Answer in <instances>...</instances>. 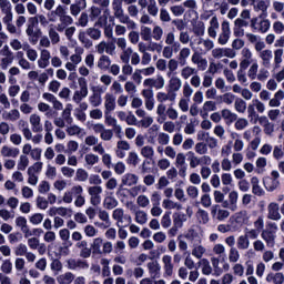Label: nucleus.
Here are the masks:
<instances>
[{"mask_svg": "<svg viewBox=\"0 0 284 284\" xmlns=\"http://www.w3.org/2000/svg\"><path fill=\"white\" fill-rule=\"evenodd\" d=\"M60 23L57 24L58 32H63L68 26H72L74 23V19L68 16L65 8L59 4L54 10L50 11L47 17L43 14H38V23L42 26V28H48L50 23Z\"/></svg>", "mask_w": 284, "mask_h": 284, "instance_id": "1", "label": "nucleus"}, {"mask_svg": "<svg viewBox=\"0 0 284 284\" xmlns=\"http://www.w3.org/2000/svg\"><path fill=\"white\" fill-rule=\"evenodd\" d=\"M112 10L115 19L126 26L128 30H136V22L130 19V16L125 14V12L123 11L122 0H113Z\"/></svg>", "mask_w": 284, "mask_h": 284, "instance_id": "2", "label": "nucleus"}, {"mask_svg": "<svg viewBox=\"0 0 284 284\" xmlns=\"http://www.w3.org/2000/svg\"><path fill=\"white\" fill-rule=\"evenodd\" d=\"M252 215L247 210H241L231 215L229 222L231 223L232 232H241L244 225H250Z\"/></svg>", "mask_w": 284, "mask_h": 284, "instance_id": "3", "label": "nucleus"}, {"mask_svg": "<svg viewBox=\"0 0 284 284\" xmlns=\"http://www.w3.org/2000/svg\"><path fill=\"white\" fill-rule=\"evenodd\" d=\"M276 232H278V225L274 222L268 223L267 227L262 231L261 239H263L267 247L276 245Z\"/></svg>", "mask_w": 284, "mask_h": 284, "instance_id": "4", "label": "nucleus"}, {"mask_svg": "<svg viewBox=\"0 0 284 284\" xmlns=\"http://www.w3.org/2000/svg\"><path fill=\"white\" fill-rule=\"evenodd\" d=\"M271 27H272V22L265 19V16L252 18L251 20V28L252 30H254V32H260L262 34H265V32H268Z\"/></svg>", "mask_w": 284, "mask_h": 284, "instance_id": "5", "label": "nucleus"}, {"mask_svg": "<svg viewBox=\"0 0 284 284\" xmlns=\"http://www.w3.org/2000/svg\"><path fill=\"white\" fill-rule=\"evenodd\" d=\"M59 237L62 241V246L60 247V254L62 256H68L70 254V247H72V241H70V230L61 229L59 231Z\"/></svg>", "mask_w": 284, "mask_h": 284, "instance_id": "6", "label": "nucleus"}, {"mask_svg": "<svg viewBox=\"0 0 284 284\" xmlns=\"http://www.w3.org/2000/svg\"><path fill=\"white\" fill-rule=\"evenodd\" d=\"M281 173L277 170L271 172V176L264 181V187L267 192H274L281 187Z\"/></svg>", "mask_w": 284, "mask_h": 284, "instance_id": "7", "label": "nucleus"}, {"mask_svg": "<svg viewBox=\"0 0 284 284\" xmlns=\"http://www.w3.org/2000/svg\"><path fill=\"white\" fill-rule=\"evenodd\" d=\"M105 88L98 85L92 88V94L89 97V103L92 108H99L103 103Z\"/></svg>", "mask_w": 284, "mask_h": 284, "instance_id": "8", "label": "nucleus"}, {"mask_svg": "<svg viewBox=\"0 0 284 284\" xmlns=\"http://www.w3.org/2000/svg\"><path fill=\"white\" fill-rule=\"evenodd\" d=\"M112 219L113 221H115L116 227H121L123 223H126V225H130V223H132V216L130 214H125V211L121 207L113 210Z\"/></svg>", "mask_w": 284, "mask_h": 284, "instance_id": "9", "label": "nucleus"}, {"mask_svg": "<svg viewBox=\"0 0 284 284\" xmlns=\"http://www.w3.org/2000/svg\"><path fill=\"white\" fill-rule=\"evenodd\" d=\"M88 194L90 196V203L93 207L101 205V195L103 194V187L101 185H92L88 187Z\"/></svg>", "mask_w": 284, "mask_h": 284, "instance_id": "10", "label": "nucleus"}, {"mask_svg": "<svg viewBox=\"0 0 284 284\" xmlns=\"http://www.w3.org/2000/svg\"><path fill=\"white\" fill-rule=\"evenodd\" d=\"M143 88H151L152 90H163L165 88V78L158 74L155 78H146L143 81Z\"/></svg>", "mask_w": 284, "mask_h": 284, "instance_id": "11", "label": "nucleus"}, {"mask_svg": "<svg viewBox=\"0 0 284 284\" xmlns=\"http://www.w3.org/2000/svg\"><path fill=\"white\" fill-rule=\"evenodd\" d=\"M95 52L98 54H109L110 57H114L116 53V44L113 42H108L105 40H102L99 44L95 45Z\"/></svg>", "mask_w": 284, "mask_h": 284, "instance_id": "12", "label": "nucleus"}, {"mask_svg": "<svg viewBox=\"0 0 284 284\" xmlns=\"http://www.w3.org/2000/svg\"><path fill=\"white\" fill-rule=\"evenodd\" d=\"M213 59H223V57H226V59H235L236 58V51L232 48H215L211 52Z\"/></svg>", "mask_w": 284, "mask_h": 284, "instance_id": "13", "label": "nucleus"}, {"mask_svg": "<svg viewBox=\"0 0 284 284\" xmlns=\"http://www.w3.org/2000/svg\"><path fill=\"white\" fill-rule=\"evenodd\" d=\"M168 79L166 92L178 94V92L181 91V88H183V80H181L179 75H171L168 77Z\"/></svg>", "mask_w": 284, "mask_h": 284, "instance_id": "14", "label": "nucleus"}, {"mask_svg": "<svg viewBox=\"0 0 284 284\" xmlns=\"http://www.w3.org/2000/svg\"><path fill=\"white\" fill-rule=\"evenodd\" d=\"M242 54V60L240 62V68L242 70H247V68H250V65H252V63H254V54L252 53V50L247 49V48H243L241 51Z\"/></svg>", "mask_w": 284, "mask_h": 284, "instance_id": "15", "label": "nucleus"}, {"mask_svg": "<svg viewBox=\"0 0 284 284\" xmlns=\"http://www.w3.org/2000/svg\"><path fill=\"white\" fill-rule=\"evenodd\" d=\"M39 51H40V58L37 61L38 68H40V70H45V68L50 65V59H52V54L48 49L39 48Z\"/></svg>", "mask_w": 284, "mask_h": 284, "instance_id": "16", "label": "nucleus"}, {"mask_svg": "<svg viewBox=\"0 0 284 284\" xmlns=\"http://www.w3.org/2000/svg\"><path fill=\"white\" fill-rule=\"evenodd\" d=\"M184 239H186L191 245H196L197 243H203V233H200L195 229H189L184 234Z\"/></svg>", "mask_w": 284, "mask_h": 284, "instance_id": "17", "label": "nucleus"}, {"mask_svg": "<svg viewBox=\"0 0 284 284\" xmlns=\"http://www.w3.org/2000/svg\"><path fill=\"white\" fill-rule=\"evenodd\" d=\"M193 65H196V70L200 72H205L207 70V59L201 57L199 52H195L191 57Z\"/></svg>", "mask_w": 284, "mask_h": 284, "instance_id": "18", "label": "nucleus"}, {"mask_svg": "<svg viewBox=\"0 0 284 284\" xmlns=\"http://www.w3.org/2000/svg\"><path fill=\"white\" fill-rule=\"evenodd\" d=\"M74 192V206L75 207H83L85 205V196H83V186L80 184L73 185Z\"/></svg>", "mask_w": 284, "mask_h": 284, "instance_id": "19", "label": "nucleus"}, {"mask_svg": "<svg viewBox=\"0 0 284 284\" xmlns=\"http://www.w3.org/2000/svg\"><path fill=\"white\" fill-rule=\"evenodd\" d=\"M0 154L3 156V159H17V156L21 154V151L19 148L3 145L0 150Z\"/></svg>", "mask_w": 284, "mask_h": 284, "instance_id": "20", "label": "nucleus"}, {"mask_svg": "<svg viewBox=\"0 0 284 284\" xmlns=\"http://www.w3.org/2000/svg\"><path fill=\"white\" fill-rule=\"evenodd\" d=\"M29 123L31 125L32 132L39 133L43 132V123L41 122V115L32 113L29 116Z\"/></svg>", "mask_w": 284, "mask_h": 284, "instance_id": "21", "label": "nucleus"}, {"mask_svg": "<svg viewBox=\"0 0 284 284\" xmlns=\"http://www.w3.org/2000/svg\"><path fill=\"white\" fill-rule=\"evenodd\" d=\"M211 214L213 219H216V221H225V219H230V211L221 209L219 205H214L212 207Z\"/></svg>", "mask_w": 284, "mask_h": 284, "instance_id": "22", "label": "nucleus"}, {"mask_svg": "<svg viewBox=\"0 0 284 284\" xmlns=\"http://www.w3.org/2000/svg\"><path fill=\"white\" fill-rule=\"evenodd\" d=\"M116 110V97L112 93L104 95V112H114Z\"/></svg>", "mask_w": 284, "mask_h": 284, "instance_id": "23", "label": "nucleus"}, {"mask_svg": "<svg viewBox=\"0 0 284 284\" xmlns=\"http://www.w3.org/2000/svg\"><path fill=\"white\" fill-rule=\"evenodd\" d=\"M176 97L178 94H173L170 91H159L155 95V99L158 101V103H162L165 104L166 101H171V103H174V101H176Z\"/></svg>", "mask_w": 284, "mask_h": 284, "instance_id": "24", "label": "nucleus"}, {"mask_svg": "<svg viewBox=\"0 0 284 284\" xmlns=\"http://www.w3.org/2000/svg\"><path fill=\"white\" fill-rule=\"evenodd\" d=\"M258 57L262 61L263 68H272V59L274 58L272 50L265 49L258 53Z\"/></svg>", "mask_w": 284, "mask_h": 284, "instance_id": "25", "label": "nucleus"}, {"mask_svg": "<svg viewBox=\"0 0 284 284\" xmlns=\"http://www.w3.org/2000/svg\"><path fill=\"white\" fill-rule=\"evenodd\" d=\"M125 152H130V142L125 140L118 141L115 150L118 159H125Z\"/></svg>", "mask_w": 284, "mask_h": 284, "instance_id": "26", "label": "nucleus"}, {"mask_svg": "<svg viewBox=\"0 0 284 284\" xmlns=\"http://www.w3.org/2000/svg\"><path fill=\"white\" fill-rule=\"evenodd\" d=\"M20 119H21V112H19V109H11L9 111L2 112L3 121H10L11 123H16V121H19Z\"/></svg>", "mask_w": 284, "mask_h": 284, "instance_id": "27", "label": "nucleus"}, {"mask_svg": "<svg viewBox=\"0 0 284 284\" xmlns=\"http://www.w3.org/2000/svg\"><path fill=\"white\" fill-rule=\"evenodd\" d=\"M164 276H172L174 274V264L172 263V257L170 255L162 256Z\"/></svg>", "mask_w": 284, "mask_h": 284, "instance_id": "28", "label": "nucleus"}, {"mask_svg": "<svg viewBox=\"0 0 284 284\" xmlns=\"http://www.w3.org/2000/svg\"><path fill=\"white\" fill-rule=\"evenodd\" d=\"M112 63V59L108 54H102L97 61V68L102 72H108L110 70V65Z\"/></svg>", "mask_w": 284, "mask_h": 284, "instance_id": "29", "label": "nucleus"}, {"mask_svg": "<svg viewBox=\"0 0 284 284\" xmlns=\"http://www.w3.org/2000/svg\"><path fill=\"white\" fill-rule=\"evenodd\" d=\"M67 134L69 136H78V139H84L87 136L85 129L74 124L67 129Z\"/></svg>", "mask_w": 284, "mask_h": 284, "instance_id": "30", "label": "nucleus"}, {"mask_svg": "<svg viewBox=\"0 0 284 284\" xmlns=\"http://www.w3.org/2000/svg\"><path fill=\"white\" fill-rule=\"evenodd\" d=\"M121 183L126 187H132L133 185H136V183H139V175L134 173H125L121 178Z\"/></svg>", "mask_w": 284, "mask_h": 284, "instance_id": "31", "label": "nucleus"}, {"mask_svg": "<svg viewBox=\"0 0 284 284\" xmlns=\"http://www.w3.org/2000/svg\"><path fill=\"white\" fill-rule=\"evenodd\" d=\"M146 267L149 270V274L151 278H160L161 277V264H159L156 261L149 262L146 264Z\"/></svg>", "mask_w": 284, "mask_h": 284, "instance_id": "32", "label": "nucleus"}, {"mask_svg": "<svg viewBox=\"0 0 284 284\" xmlns=\"http://www.w3.org/2000/svg\"><path fill=\"white\" fill-rule=\"evenodd\" d=\"M156 122L160 124L165 123L168 121V106L163 103H159L156 106Z\"/></svg>", "mask_w": 284, "mask_h": 284, "instance_id": "33", "label": "nucleus"}, {"mask_svg": "<svg viewBox=\"0 0 284 284\" xmlns=\"http://www.w3.org/2000/svg\"><path fill=\"white\" fill-rule=\"evenodd\" d=\"M268 210V219H271V221H281V212L278 204H276L275 202L270 203L267 206Z\"/></svg>", "mask_w": 284, "mask_h": 284, "instance_id": "34", "label": "nucleus"}, {"mask_svg": "<svg viewBox=\"0 0 284 284\" xmlns=\"http://www.w3.org/2000/svg\"><path fill=\"white\" fill-rule=\"evenodd\" d=\"M68 267L69 270H88L90 267V264L83 260H74L71 258L68 261Z\"/></svg>", "mask_w": 284, "mask_h": 284, "instance_id": "35", "label": "nucleus"}, {"mask_svg": "<svg viewBox=\"0 0 284 284\" xmlns=\"http://www.w3.org/2000/svg\"><path fill=\"white\" fill-rule=\"evenodd\" d=\"M229 210L231 212H236L239 210V192L237 191H231L229 193Z\"/></svg>", "mask_w": 284, "mask_h": 284, "instance_id": "36", "label": "nucleus"}, {"mask_svg": "<svg viewBox=\"0 0 284 284\" xmlns=\"http://www.w3.org/2000/svg\"><path fill=\"white\" fill-rule=\"evenodd\" d=\"M191 55L192 49L183 47L178 54V61L180 62V65H187V59H190Z\"/></svg>", "mask_w": 284, "mask_h": 284, "instance_id": "37", "label": "nucleus"}, {"mask_svg": "<svg viewBox=\"0 0 284 284\" xmlns=\"http://www.w3.org/2000/svg\"><path fill=\"white\" fill-rule=\"evenodd\" d=\"M192 251L191 254L194 256V258L201 260L203 256H205V253L207 252V248L203 246L201 243L191 245Z\"/></svg>", "mask_w": 284, "mask_h": 284, "instance_id": "38", "label": "nucleus"}, {"mask_svg": "<svg viewBox=\"0 0 284 284\" xmlns=\"http://www.w3.org/2000/svg\"><path fill=\"white\" fill-rule=\"evenodd\" d=\"M99 161H100L99 155L94 153H87L84 155V168H87V170H91V168H94V165H97Z\"/></svg>", "mask_w": 284, "mask_h": 284, "instance_id": "39", "label": "nucleus"}, {"mask_svg": "<svg viewBox=\"0 0 284 284\" xmlns=\"http://www.w3.org/2000/svg\"><path fill=\"white\" fill-rule=\"evenodd\" d=\"M48 34H49V40L51 41L52 45H57V43H60L61 36H59V30H57V26L50 24Z\"/></svg>", "mask_w": 284, "mask_h": 284, "instance_id": "40", "label": "nucleus"}, {"mask_svg": "<svg viewBox=\"0 0 284 284\" xmlns=\"http://www.w3.org/2000/svg\"><path fill=\"white\" fill-rule=\"evenodd\" d=\"M183 68L180 70V77L184 80L187 81V79L192 78L193 74H197L196 68H193L191 65H182Z\"/></svg>", "mask_w": 284, "mask_h": 284, "instance_id": "41", "label": "nucleus"}, {"mask_svg": "<svg viewBox=\"0 0 284 284\" xmlns=\"http://www.w3.org/2000/svg\"><path fill=\"white\" fill-rule=\"evenodd\" d=\"M219 28H220L219 18L213 17L210 20V27L207 29V34H209V37H211V39H216V34L219 32Z\"/></svg>", "mask_w": 284, "mask_h": 284, "instance_id": "42", "label": "nucleus"}, {"mask_svg": "<svg viewBox=\"0 0 284 284\" xmlns=\"http://www.w3.org/2000/svg\"><path fill=\"white\" fill-rule=\"evenodd\" d=\"M179 63L181 62L174 58L168 61L166 77H176V71L179 70Z\"/></svg>", "mask_w": 284, "mask_h": 284, "instance_id": "43", "label": "nucleus"}, {"mask_svg": "<svg viewBox=\"0 0 284 284\" xmlns=\"http://www.w3.org/2000/svg\"><path fill=\"white\" fill-rule=\"evenodd\" d=\"M85 52V50L81 47H77L75 48V53L70 55V62L75 64L77 67L79 65V63H81V61H83V53Z\"/></svg>", "mask_w": 284, "mask_h": 284, "instance_id": "44", "label": "nucleus"}, {"mask_svg": "<svg viewBox=\"0 0 284 284\" xmlns=\"http://www.w3.org/2000/svg\"><path fill=\"white\" fill-rule=\"evenodd\" d=\"M187 161L191 170H196V168L201 166V156L196 155V153L189 151L187 152Z\"/></svg>", "mask_w": 284, "mask_h": 284, "instance_id": "45", "label": "nucleus"}, {"mask_svg": "<svg viewBox=\"0 0 284 284\" xmlns=\"http://www.w3.org/2000/svg\"><path fill=\"white\" fill-rule=\"evenodd\" d=\"M197 43L199 45H203L204 48V49H200L201 54H207L210 50H214V41L210 39L200 38Z\"/></svg>", "mask_w": 284, "mask_h": 284, "instance_id": "46", "label": "nucleus"}, {"mask_svg": "<svg viewBox=\"0 0 284 284\" xmlns=\"http://www.w3.org/2000/svg\"><path fill=\"white\" fill-rule=\"evenodd\" d=\"M266 283L272 284H283L284 283V274L283 273H268L266 275Z\"/></svg>", "mask_w": 284, "mask_h": 284, "instance_id": "47", "label": "nucleus"}, {"mask_svg": "<svg viewBox=\"0 0 284 284\" xmlns=\"http://www.w3.org/2000/svg\"><path fill=\"white\" fill-rule=\"evenodd\" d=\"M221 116L226 123L232 124L236 119H239V115L234 112H232L230 109H223L221 111Z\"/></svg>", "mask_w": 284, "mask_h": 284, "instance_id": "48", "label": "nucleus"}, {"mask_svg": "<svg viewBox=\"0 0 284 284\" xmlns=\"http://www.w3.org/2000/svg\"><path fill=\"white\" fill-rule=\"evenodd\" d=\"M162 207H164V210H183V204L170 199H164L162 202Z\"/></svg>", "mask_w": 284, "mask_h": 284, "instance_id": "49", "label": "nucleus"}, {"mask_svg": "<svg viewBox=\"0 0 284 284\" xmlns=\"http://www.w3.org/2000/svg\"><path fill=\"white\" fill-rule=\"evenodd\" d=\"M261 134V128L260 126H253L252 129H248L246 131H244L243 133V139L245 141H252V138H256Z\"/></svg>", "mask_w": 284, "mask_h": 284, "instance_id": "50", "label": "nucleus"}, {"mask_svg": "<svg viewBox=\"0 0 284 284\" xmlns=\"http://www.w3.org/2000/svg\"><path fill=\"white\" fill-rule=\"evenodd\" d=\"M187 222V215L185 213H178L173 215L174 227H183V223Z\"/></svg>", "mask_w": 284, "mask_h": 284, "instance_id": "51", "label": "nucleus"}, {"mask_svg": "<svg viewBox=\"0 0 284 284\" xmlns=\"http://www.w3.org/2000/svg\"><path fill=\"white\" fill-rule=\"evenodd\" d=\"M74 201V186L63 193L62 200L59 203L70 205Z\"/></svg>", "mask_w": 284, "mask_h": 284, "instance_id": "52", "label": "nucleus"}, {"mask_svg": "<svg viewBox=\"0 0 284 284\" xmlns=\"http://www.w3.org/2000/svg\"><path fill=\"white\" fill-rule=\"evenodd\" d=\"M234 108L235 112H239V114H245V111L247 110V102L241 98H237L234 101Z\"/></svg>", "mask_w": 284, "mask_h": 284, "instance_id": "53", "label": "nucleus"}, {"mask_svg": "<svg viewBox=\"0 0 284 284\" xmlns=\"http://www.w3.org/2000/svg\"><path fill=\"white\" fill-rule=\"evenodd\" d=\"M26 34L27 37H29L30 43H32L33 45H37V41H39V38L34 32V27H32V24L27 26Z\"/></svg>", "mask_w": 284, "mask_h": 284, "instance_id": "54", "label": "nucleus"}, {"mask_svg": "<svg viewBox=\"0 0 284 284\" xmlns=\"http://www.w3.org/2000/svg\"><path fill=\"white\" fill-rule=\"evenodd\" d=\"M247 77L254 81L258 77V61H254L247 70Z\"/></svg>", "mask_w": 284, "mask_h": 284, "instance_id": "55", "label": "nucleus"}, {"mask_svg": "<svg viewBox=\"0 0 284 284\" xmlns=\"http://www.w3.org/2000/svg\"><path fill=\"white\" fill-rule=\"evenodd\" d=\"M103 247V239L101 237H97L93 240L92 244H91V250L93 252V254H102V250Z\"/></svg>", "mask_w": 284, "mask_h": 284, "instance_id": "56", "label": "nucleus"}, {"mask_svg": "<svg viewBox=\"0 0 284 284\" xmlns=\"http://www.w3.org/2000/svg\"><path fill=\"white\" fill-rule=\"evenodd\" d=\"M28 165H30V159L28 158V155H20L17 164L18 170L20 172H26Z\"/></svg>", "mask_w": 284, "mask_h": 284, "instance_id": "57", "label": "nucleus"}, {"mask_svg": "<svg viewBox=\"0 0 284 284\" xmlns=\"http://www.w3.org/2000/svg\"><path fill=\"white\" fill-rule=\"evenodd\" d=\"M141 156L144 159H149V161H152L154 159V148L150 145L142 146L141 151Z\"/></svg>", "mask_w": 284, "mask_h": 284, "instance_id": "58", "label": "nucleus"}, {"mask_svg": "<svg viewBox=\"0 0 284 284\" xmlns=\"http://www.w3.org/2000/svg\"><path fill=\"white\" fill-rule=\"evenodd\" d=\"M135 223H138L139 225H145V223H148V214L145 211H135Z\"/></svg>", "mask_w": 284, "mask_h": 284, "instance_id": "59", "label": "nucleus"}, {"mask_svg": "<svg viewBox=\"0 0 284 284\" xmlns=\"http://www.w3.org/2000/svg\"><path fill=\"white\" fill-rule=\"evenodd\" d=\"M14 267L18 276L23 274L26 271V260L23 257H17L14 261Z\"/></svg>", "mask_w": 284, "mask_h": 284, "instance_id": "60", "label": "nucleus"}, {"mask_svg": "<svg viewBox=\"0 0 284 284\" xmlns=\"http://www.w3.org/2000/svg\"><path fill=\"white\" fill-rule=\"evenodd\" d=\"M248 248H250V240L245 234L240 235L237 237V250H248Z\"/></svg>", "mask_w": 284, "mask_h": 284, "instance_id": "61", "label": "nucleus"}, {"mask_svg": "<svg viewBox=\"0 0 284 284\" xmlns=\"http://www.w3.org/2000/svg\"><path fill=\"white\" fill-rule=\"evenodd\" d=\"M182 94L183 99H191L192 94H194V89L191 87L190 82H184L182 85Z\"/></svg>", "mask_w": 284, "mask_h": 284, "instance_id": "62", "label": "nucleus"}, {"mask_svg": "<svg viewBox=\"0 0 284 284\" xmlns=\"http://www.w3.org/2000/svg\"><path fill=\"white\" fill-rule=\"evenodd\" d=\"M72 281H74V274H72L70 272H67V273L58 276L59 284H70V283H72Z\"/></svg>", "mask_w": 284, "mask_h": 284, "instance_id": "63", "label": "nucleus"}, {"mask_svg": "<svg viewBox=\"0 0 284 284\" xmlns=\"http://www.w3.org/2000/svg\"><path fill=\"white\" fill-rule=\"evenodd\" d=\"M103 205H104L105 210H114V207H116V205H119V201H116L115 197L106 196L103 201Z\"/></svg>", "mask_w": 284, "mask_h": 284, "instance_id": "64", "label": "nucleus"}]
</instances>
